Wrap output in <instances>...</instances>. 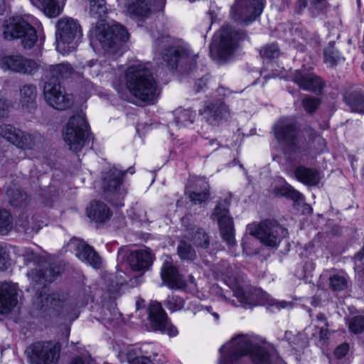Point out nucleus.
Masks as SVG:
<instances>
[{"label":"nucleus","mask_w":364,"mask_h":364,"mask_svg":"<svg viewBox=\"0 0 364 364\" xmlns=\"http://www.w3.org/2000/svg\"><path fill=\"white\" fill-rule=\"evenodd\" d=\"M19 103L22 108L32 111L36 108L37 88L33 84H26L20 88Z\"/></svg>","instance_id":"30"},{"label":"nucleus","mask_w":364,"mask_h":364,"mask_svg":"<svg viewBox=\"0 0 364 364\" xmlns=\"http://www.w3.org/2000/svg\"><path fill=\"white\" fill-rule=\"evenodd\" d=\"M262 0H237L231 9V17L237 23L249 24L260 16Z\"/></svg>","instance_id":"15"},{"label":"nucleus","mask_w":364,"mask_h":364,"mask_svg":"<svg viewBox=\"0 0 364 364\" xmlns=\"http://www.w3.org/2000/svg\"><path fill=\"white\" fill-rule=\"evenodd\" d=\"M320 103L321 102L318 98L311 96L305 97L301 102L302 106L309 114L315 112Z\"/></svg>","instance_id":"47"},{"label":"nucleus","mask_w":364,"mask_h":364,"mask_svg":"<svg viewBox=\"0 0 364 364\" xmlns=\"http://www.w3.org/2000/svg\"><path fill=\"white\" fill-rule=\"evenodd\" d=\"M184 304V299L174 294L168 295L164 301L165 306L172 312L181 310L183 308Z\"/></svg>","instance_id":"43"},{"label":"nucleus","mask_w":364,"mask_h":364,"mask_svg":"<svg viewBox=\"0 0 364 364\" xmlns=\"http://www.w3.org/2000/svg\"><path fill=\"white\" fill-rule=\"evenodd\" d=\"M147 313L151 331H160L171 337L178 334L176 327L171 323L159 302L151 301L147 309Z\"/></svg>","instance_id":"14"},{"label":"nucleus","mask_w":364,"mask_h":364,"mask_svg":"<svg viewBox=\"0 0 364 364\" xmlns=\"http://www.w3.org/2000/svg\"><path fill=\"white\" fill-rule=\"evenodd\" d=\"M260 54L263 58L274 59L279 56L280 50L277 44L272 43L264 46L260 50Z\"/></svg>","instance_id":"48"},{"label":"nucleus","mask_w":364,"mask_h":364,"mask_svg":"<svg viewBox=\"0 0 364 364\" xmlns=\"http://www.w3.org/2000/svg\"><path fill=\"white\" fill-rule=\"evenodd\" d=\"M250 236L259 240L262 244L268 247H277L281 240L288 235L286 228L280 225L275 220L267 219L257 224L247 226Z\"/></svg>","instance_id":"9"},{"label":"nucleus","mask_w":364,"mask_h":364,"mask_svg":"<svg viewBox=\"0 0 364 364\" xmlns=\"http://www.w3.org/2000/svg\"><path fill=\"white\" fill-rule=\"evenodd\" d=\"M2 36L5 40L20 39L24 49H31L38 41L36 29L21 16H14L2 25Z\"/></svg>","instance_id":"8"},{"label":"nucleus","mask_w":364,"mask_h":364,"mask_svg":"<svg viewBox=\"0 0 364 364\" xmlns=\"http://www.w3.org/2000/svg\"><path fill=\"white\" fill-rule=\"evenodd\" d=\"M62 268L59 265L50 266L48 268L41 270H31L28 273V276L38 284H44L46 282H52L60 275Z\"/></svg>","instance_id":"31"},{"label":"nucleus","mask_w":364,"mask_h":364,"mask_svg":"<svg viewBox=\"0 0 364 364\" xmlns=\"http://www.w3.org/2000/svg\"><path fill=\"white\" fill-rule=\"evenodd\" d=\"M32 4L41 7L45 14L49 17H55L61 12L58 0H31Z\"/></svg>","instance_id":"37"},{"label":"nucleus","mask_w":364,"mask_h":364,"mask_svg":"<svg viewBox=\"0 0 364 364\" xmlns=\"http://www.w3.org/2000/svg\"><path fill=\"white\" fill-rule=\"evenodd\" d=\"M43 96L46 102L52 107L64 110L70 108L73 103L71 95L66 94L60 82L46 80L43 86Z\"/></svg>","instance_id":"16"},{"label":"nucleus","mask_w":364,"mask_h":364,"mask_svg":"<svg viewBox=\"0 0 364 364\" xmlns=\"http://www.w3.org/2000/svg\"><path fill=\"white\" fill-rule=\"evenodd\" d=\"M188 238L198 247L207 248L210 244L208 234L203 229L197 227L188 230Z\"/></svg>","instance_id":"38"},{"label":"nucleus","mask_w":364,"mask_h":364,"mask_svg":"<svg viewBox=\"0 0 364 364\" xmlns=\"http://www.w3.org/2000/svg\"><path fill=\"white\" fill-rule=\"evenodd\" d=\"M349 345L346 343H343L339 345L334 350V355L338 358H342L345 357L349 351Z\"/></svg>","instance_id":"51"},{"label":"nucleus","mask_w":364,"mask_h":364,"mask_svg":"<svg viewBox=\"0 0 364 364\" xmlns=\"http://www.w3.org/2000/svg\"><path fill=\"white\" fill-rule=\"evenodd\" d=\"M177 253L182 260L193 261L196 258V252L193 247L185 241H180Z\"/></svg>","instance_id":"40"},{"label":"nucleus","mask_w":364,"mask_h":364,"mask_svg":"<svg viewBox=\"0 0 364 364\" xmlns=\"http://www.w3.org/2000/svg\"><path fill=\"white\" fill-rule=\"evenodd\" d=\"M126 82L130 92L141 101L154 102L159 95L158 82L149 62H138L129 66L126 72Z\"/></svg>","instance_id":"3"},{"label":"nucleus","mask_w":364,"mask_h":364,"mask_svg":"<svg viewBox=\"0 0 364 364\" xmlns=\"http://www.w3.org/2000/svg\"><path fill=\"white\" fill-rule=\"evenodd\" d=\"M224 269H218V272L221 275H225L228 277H231L232 276V268L225 262L223 263Z\"/></svg>","instance_id":"59"},{"label":"nucleus","mask_w":364,"mask_h":364,"mask_svg":"<svg viewBox=\"0 0 364 364\" xmlns=\"http://www.w3.org/2000/svg\"><path fill=\"white\" fill-rule=\"evenodd\" d=\"M91 360L88 359H83L81 357H76L70 362V364H92Z\"/></svg>","instance_id":"61"},{"label":"nucleus","mask_w":364,"mask_h":364,"mask_svg":"<svg viewBox=\"0 0 364 364\" xmlns=\"http://www.w3.org/2000/svg\"><path fill=\"white\" fill-rule=\"evenodd\" d=\"M126 171L112 167L102 176V189L105 198L117 207L124 205L128 189L124 183Z\"/></svg>","instance_id":"7"},{"label":"nucleus","mask_w":364,"mask_h":364,"mask_svg":"<svg viewBox=\"0 0 364 364\" xmlns=\"http://www.w3.org/2000/svg\"><path fill=\"white\" fill-rule=\"evenodd\" d=\"M74 73V68L68 63L50 65L47 69L46 80L60 82V79L71 77Z\"/></svg>","instance_id":"29"},{"label":"nucleus","mask_w":364,"mask_h":364,"mask_svg":"<svg viewBox=\"0 0 364 364\" xmlns=\"http://www.w3.org/2000/svg\"><path fill=\"white\" fill-rule=\"evenodd\" d=\"M208 77L206 75H203L195 82L194 90L196 92H200L203 91L207 85Z\"/></svg>","instance_id":"53"},{"label":"nucleus","mask_w":364,"mask_h":364,"mask_svg":"<svg viewBox=\"0 0 364 364\" xmlns=\"http://www.w3.org/2000/svg\"><path fill=\"white\" fill-rule=\"evenodd\" d=\"M277 193L280 196L289 198L296 202L303 200L304 199L303 195L296 190H295L290 185H286L283 187L278 188L277 190Z\"/></svg>","instance_id":"45"},{"label":"nucleus","mask_w":364,"mask_h":364,"mask_svg":"<svg viewBox=\"0 0 364 364\" xmlns=\"http://www.w3.org/2000/svg\"><path fill=\"white\" fill-rule=\"evenodd\" d=\"M219 364H235L243 355H250L255 364H269L265 348L254 343L248 336L238 335L220 348Z\"/></svg>","instance_id":"4"},{"label":"nucleus","mask_w":364,"mask_h":364,"mask_svg":"<svg viewBox=\"0 0 364 364\" xmlns=\"http://www.w3.org/2000/svg\"><path fill=\"white\" fill-rule=\"evenodd\" d=\"M348 327L350 331L355 333H360L364 331V316H357L353 317L348 323Z\"/></svg>","instance_id":"49"},{"label":"nucleus","mask_w":364,"mask_h":364,"mask_svg":"<svg viewBox=\"0 0 364 364\" xmlns=\"http://www.w3.org/2000/svg\"><path fill=\"white\" fill-rule=\"evenodd\" d=\"M43 136L38 132H26L20 130L16 146L21 149H33L42 142Z\"/></svg>","instance_id":"32"},{"label":"nucleus","mask_w":364,"mask_h":364,"mask_svg":"<svg viewBox=\"0 0 364 364\" xmlns=\"http://www.w3.org/2000/svg\"><path fill=\"white\" fill-rule=\"evenodd\" d=\"M162 9L166 0H125L124 9L131 18H147L151 13L152 3Z\"/></svg>","instance_id":"21"},{"label":"nucleus","mask_w":364,"mask_h":364,"mask_svg":"<svg viewBox=\"0 0 364 364\" xmlns=\"http://www.w3.org/2000/svg\"><path fill=\"white\" fill-rule=\"evenodd\" d=\"M310 11L313 16H318L320 13L326 11L328 4L326 0H310Z\"/></svg>","instance_id":"50"},{"label":"nucleus","mask_w":364,"mask_h":364,"mask_svg":"<svg viewBox=\"0 0 364 364\" xmlns=\"http://www.w3.org/2000/svg\"><path fill=\"white\" fill-rule=\"evenodd\" d=\"M234 295L244 307L265 305L269 302V295L261 289L255 287H237Z\"/></svg>","instance_id":"19"},{"label":"nucleus","mask_w":364,"mask_h":364,"mask_svg":"<svg viewBox=\"0 0 364 364\" xmlns=\"http://www.w3.org/2000/svg\"><path fill=\"white\" fill-rule=\"evenodd\" d=\"M325 61L331 65H336L343 58L339 51L335 48V42L331 41L324 50Z\"/></svg>","instance_id":"42"},{"label":"nucleus","mask_w":364,"mask_h":364,"mask_svg":"<svg viewBox=\"0 0 364 364\" xmlns=\"http://www.w3.org/2000/svg\"><path fill=\"white\" fill-rule=\"evenodd\" d=\"M23 257H24L26 263L36 262L38 258L37 254L29 248H26L24 250Z\"/></svg>","instance_id":"52"},{"label":"nucleus","mask_w":364,"mask_h":364,"mask_svg":"<svg viewBox=\"0 0 364 364\" xmlns=\"http://www.w3.org/2000/svg\"><path fill=\"white\" fill-rule=\"evenodd\" d=\"M19 226H21L23 229V230L26 232V233H31L32 231H33V228L31 227L29 225V222L28 221H25V222H21L19 221Z\"/></svg>","instance_id":"62"},{"label":"nucleus","mask_w":364,"mask_h":364,"mask_svg":"<svg viewBox=\"0 0 364 364\" xmlns=\"http://www.w3.org/2000/svg\"><path fill=\"white\" fill-rule=\"evenodd\" d=\"M137 364H153V363L148 357L141 356L139 358V363Z\"/></svg>","instance_id":"63"},{"label":"nucleus","mask_w":364,"mask_h":364,"mask_svg":"<svg viewBox=\"0 0 364 364\" xmlns=\"http://www.w3.org/2000/svg\"><path fill=\"white\" fill-rule=\"evenodd\" d=\"M118 260H127L130 268L134 271H144L152 264V255L149 250H139L129 252L126 248H121L118 252Z\"/></svg>","instance_id":"18"},{"label":"nucleus","mask_w":364,"mask_h":364,"mask_svg":"<svg viewBox=\"0 0 364 364\" xmlns=\"http://www.w3.org/2000/svg\"><path fill=\"white\" fill-rule=\"evenodd\" d=\"M344 100L351 112L364 113V95L359 92H353L345 95Z\"/></svg>","instance_id":"36"},{"label":"nucleus","mask_w":364,"mask_h":364,"mask_svg":"<svg viewBox=\"0 0 364 364\" xmlns=\"http://www.w3.org/2000/svg\"><path fill=\"white\" fill-rule=\"evenodd\" d=\"M174 122L178 128L187 127L195 121L196 114L191 109L178 108L173 112Z\"/></svg>","instance_id":"35"},{"label":"nucleus","mask_w":364,"mask_h":364,"mask_svg":"<svg viewBox=\"0 0 364 364\" xmlns=\"http://www.w3.org/2000/svg\"><path fill=\"white\" fill-rule=\"evenodd\" d=\"M329 287L333 291H340L347 287V281L342 275L333 274L329 277Z\"/></svg>","instance_id":"46"},{"label":"nucleus","mask_w":364,"mask_h":364,"mask_svg":"<svg viewBox=\"0 0 364 364\" xmlns=\"http://www.w3.org/2000/svg\"><path fill=\"white\" fill-rule=\"evenodd\" d=\"M245 38L243 32L237 31L229 26H224L215 34L210 45V53L213 58L226 60L235 49L237 42Z\"/></svg>","instance_id":"10"},{"label":"nucleus","mask_w":364,"mask_h":364,"mask_svg":"<svg viewBox=\"0 0 364 364\" xmlns=\"http://www.w3.org/2000/svg\"><path fill=\"white\" fill-rule=\"evenodd\" d=\"M100 63L97 61H95L92 63L87 69L89 70V72L92 75L97 76L100 73Z\"/></svg>","instance_id":"56"},{"label":"nucleus","mask_w":364,"mask_h":364,"mask_svg":"<svg viewBox=\"0 0 364 364\" xmlns=\"http://www.w3.org/2000/svg\"><path fill=\"white\" fill-rule=\"evenodd\" d=\"M329 331L327 328H321L319 331V339L318 342V345L323 347L326 345V341L328 338Z\"/></svg>","instance_id":"54"},{"label":"nucleus","mask_w":364,"mask_h":364,"mask_svg":"<svg viewBox=\"0 0 364 364\" xmlns=\"http://www.w3.org/2000/svg\"><path fill=\"white\" fill-rule=\"evenodd\" d=\"M307 6L306 0H298L295 6V12L300 14Z\"/></svg>","instance_id":"60"},{"label":"nucleus","mask_w":364,"mask_h":364,"mask_svg":"<svg viewBox=\"0 0 364 364\" xmlns=\"http://www.w3.org/2000/svg\"><path fill=\"white\" fill-rule=\"evenodd\" d=\"M17 290L14 284L2 283L0 284V314H6L16 306Z\"/></svg>","instance_id":"24"},{"label":"nucleus","mask_w":364,"mask_h":364,"mask_svg":"<svg viewBox=\"0 0 364 364\" xmlns=\"http://www.w3.org/2000/svg\"><path fill=\"white\" fill-rule=\"evenodd\" d=\"M292 80L300 88L314 93L320 92L323 87V82L319 77L305 70H296Z\"/></svg>","instance_id":"23"},{"label":"nucleus","mask_w":364,"mask_h":364,"mask_svg":"<svg viewBox=\"0 0 364 364\" xmlns=\"http://www.w3.org/2000/svg\"><path fill=\"white\" fill-rule=\"evenodd\" d=\"M6 195L11 205L14 207H23L27 205L29 197L21 188L12 186L8 188Z\"/></svg>","instance_id":"34"},{"label":"nucleus","mask_w":364,"mask_h":364,"mask_svg":"<svg viewBox=\"0 0 364 364\" xmlns=\"http://www.w3.org/2000/svg\"><path fill=\"white\" fill-rule=\"evenodd\" d=\"M55 28L57 50L63 55L75 50L82 36L78 21L71 17H62L56 22Z\"/></svg>","instance_id":"6"},{"label":"nucleus","mask_w":364,"mask_h":364,"mask_svg":"<svg viewBox=\"0 0 364 364\" xmlns=\"http://www.w3.org/2000/svg\"><path fill=\"white\" fill-rule=\"evenodd\" d=\"M154 48L156 55L169 70L193 75L198 55L191 54L181 42L168 35H163L154 41Z\"/></svg>","instance_id":"2"},{"label":"nucleus","mask_w":364,"mask_h":364,"mask_svg":"<svg viewBox=\"0 0 364 364\" xmlns=\"http://www.w3.org/2000/svg\"><path fill=\"white\" fill-rule=\"evenodd\" d=\"M13 221L10 213L6 210H0V234L7 235L12 229Z\"/></svg>","instance_id":"44"},{"label":"nucleus","mask_w":364,"mask_h":364,"mask_svg":"<svg viewBox=\"0 0 364 364\" xmlns=\"http://www.w3.org/2000/svg\"><path fill=\"white\" fill-rule=\"evenodd\" d=\"M90 16L97 22L90 30L92 41L100 43L102 48L108 53H115L129 38L126 28L118 23L108 26L105 21L107 13L105 0H88Z\"/></svg>","instance_id":"1"},{"label":"nucleus","mask_w":364,"mask_h":364,"mask_svg":"<svg viewBox=\"0 0 364 364\" xmlns=\"http://www.w3.org/2000/svg\"><path fill=\"white\" fill-rule=\"evenodd\" d=\"M19 132L20 129L11 124L0 125V136L14 145H16Z\"/></svg>","instance_id":"41"},{"label":"nucleus","mask_w":364,"mask_h":364,"mask_svg":"<svg viewBox=\"0 0 364 364\" xmlns=\"http://www.w3.org/2000/svg\"><path fill=\"white\" fill-rule=\"evenodd\" d=\"M0 68L6 71L33 75L39 69L38 63L22 55H1L0 54Z\"/></svg>","instance_id":"17"},{"label":"nucleus","mask_w":364,"mask_h":364,"mask_svg":"<svg viewBox=\"0 0 364 364\" xmlns=\"http://www.w3.org/2000/svg\"><path fill=\"white\" fill-rule=\"evenodd\" d=\"M274 134L278 141L291 144L296 135L294 121L291 119H281L274 126Z\"/></svg>","instance_id":"25"},{"label":"nucleus","mask_w":364,"mask_h":364,"mask_svg":"<svg viewBox=\"0 0 364 364\" xmlns=\"http://www.w3.org/2000/svg\"><path fill=\"white\" fill-rule=\"evenodd\" d=\"M61 346L59 343L37 341L27 348L28 358L32 364H57Z\"/></svg>","instance_id":"12"},{"label":"nucleus","mask_w":364,"mask_h":364,"mask_svg":"<svg viewBox=\"0 0 364 364\" xmlns=\"http://www.w3.org/2000/svg\"><path fill=\"white\" fill-rule=\"evenodd\" d=\"M200 113L206 122L213 126L218 125L230 117L228 107L219 100L206 105L203 110L200 111Z\"/></svg>","instance_id":"22"},{"label":"nucleus","mask_w":364,"mask_h":364,"mask_svg":"<svg viewBox=\"0 0 364 364\" xmlns=\"http://www.w3.org/2000/svg\"><path fill=\"white\" fill-rule=\"evenodd\" d=\"M230 204V199L225 198L220 200L214 208L210 218L213 220L218 222L223 240L227 243L229 248H232L236 245V240L233 220L229 213Z\"/></svg>","instance_id":"13"},{"label":"nucleus","mask_w":364,"mask_h":364,"mask_svg":"<svg viewBox=\"0 0 364 364\" xmlns=\"http://www.w3.org/2000/svg\"><path fill=\"white\" fill-rule=\"evenodd\" d=\"M8 263V255L2 250H0V270L6 269Z\"/></svg>","instance_id":"57"},{"label":"nucleus","mask_w":364,"mask_h":364,"mask_svg":"<svg viewBox=\"0 0 364 364\" xmlns=\"http://www.w3.org/2000/svg\"><path fill=\"white\" fill-rule=\"evenodd\" d=\"M189 198L194 204L205 202L210 196L209 184L204 178H195L191 182Z\"/></svg>","instance_id":"26"},{"label":"nucleus","mask_w":364,"mask_h":364,"mask_svg":"<svg viewBox=\"0 0 364 364\" xmlns=\"http://www.w3.org/2000/svg\"><path fill=\"white\" fill-rule=\"evenodd\" d=\"M251 240H252V238L250 237H248V236L244 237V238L242 239V245L244 250H246L247 248H248V244L250 243Z\"/></svg>","instance_id":"64"},{"label":"nucleus","mask_w":364,"mask_h":364,"mask_svg":"<svg viewBox=\"0 0 364 364\" xmlns=\"http://www.w3.org/2000/svg\"><path fill=\"white\" fill-rule=\"evenodd\" d=\"M87 216L97 223H105L109 220L112 213L103 202L94 200L86 210Z\"/></svg>","instance_id":"28"},{"label":"nucleus","mask_w":364,"mask_h":364,"mask_svg":"<svg viewBox=\"0 0 364 364\" xmlns=\"http://www.w3.org/2000/svg\"><path fill=\"white\" fill-rule=\"evenodd\" d=\"M127 359L130 364H137L139 363V358L141 356L137 355L136 351L134 349L129 350L126 354Z\"/></svg>","instance_id":"55"},{"label":"nucleus","mask_w":364,"mask_h":364,"mask_svg":"<svg viewBox=\"0 0 364 364\" xmlns=\"http://www.w3.org/2000/svg\"><path fill=\"white\" fill-rule=\"evenodd\" d=\"M161 276L164 282L171 288L183 289L186 287V282L178 273L177 268L169 264L163 266Z\"/></svg>","instance_id":"27"},{"label":"nucleus","mask_w":364,"mask_h":364,"mask_svg":"<svg viewBox=\"0 0 364 364\" xmlns=\"http://www.w3.org/2000/svg\"><path fill=\"white\" fill-rule=\"evenodd\" d=\"M88 134V124L83 114L71 117L63 132V138L73 152L81 151Z\"/></svg>","instance_id":"11"},{"label":"nucleus","mask_w":364,"mask_h":364,"mask_svg":"<svg viewBox=\"0 0 364 364\" xmlns=\"http://www.w3.org/2000/svg\"><path fill=\"white\" fill-rule=\"evenodd\" d=\"M8 114V105L4 100L0 99V120L6 117Z\"/></svg>","instance_id":"58"},{"label":"nucleus","mask_w":364,"mask_h":364,"mask_svg":"<svg viewBox=\"0 0 364 364\" xmlns=\"http://www.w3.org/2000/svg\"><path fill=\"white\" fill-rule=\"evenodd\" d=\"M102 320L106 324L117 327L122 321V315L116 307L112 306L104 310Z\"/></svg>","instance_id":"39"},{"label":"nucleus","mask_w":364,"mask_h":364,"mask_svg":"<svg viewBox=\"0 0 364 364\" xmlns=\"http://www.w3.org/2000/svg\"><path fill=\"white\" fill-rule=\"evenodd\" d=\"M296 178L307 186H316L319 182L318 173L316 169L299 166L294 171Z\"/></svg>","instance_id":"33"},{"label":"nucleus","mask_w":364,"mask_h":364,"mask_svg":"<svg viewBox=\"0 0 364 364\" xmlns=\"http://www.w3.org/2000/svg\"><path fill=\"white\" fill-rule=\"evenodd\" d=\"M69 245L73 247L76 257L82 262L95 269L100 268L102 262V258L92 246L77 238L71 239Z\"/></svg>","instance_id":"20"},{"label":"nucleus","mask_w":364,"mask_h":364,"mask_svg":"<svg viewBox=\"0 0 364 364\" xmlns=\"http://www.w3.org/2000/svg\"><path fill=\"white\" fill-rule=\"evenodd\" d=\"M33 305L44 311L52 309L59 316L69 320L73 321L78 316L77 310L79 305L63 291H55L49 294L40 293L34 299Z\"/></svg>","instance_id":"5"}]
</instances>
